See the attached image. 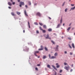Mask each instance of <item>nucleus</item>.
I'll return each instance as SVG.
<instances>
[{
    "label": "nucleus",
    "mask_w": 75,
    "mask_h": 75,
    "mask_svg": "<svg viewBox=\"0 0 75 75\" xmlns=\"http://www.w3.org/2000/svg\"><path fill=\"white\" fill-rule=\"evenodd\" d=\"M12 3H13V5H14L15 4V3H15V2H13Z\"/></svg>",
    "instance_id": "38"
},
{
    "label": "nucleus",
    "mask_w": 75,
    "mask_h": 75,
    "mask_svg": "<svg viewBox=\"0 0 75 75\" xmlns=\"http://www.w3.org/2000/svg\"><path fill=\"white\" fill-rule=\"evenodd\" d=\"M8 8H9L10 9H11V8L10 6L8 7Z\"/></svg>",
    "instance_id": "47"
},
{
    "label": "nucleus",
    "mask_w": 75,
    "mask_h": 75,
    "mask_svg": "<svg viewBox=\"0 0 75 75\" xmlns=\"http://www.w3.org/2000/svg\"><path fill=\"white\" fill-rule=\"evenodd\" d=\"M39 28H40V30H42H42H43V29H42V28H41V27H40Z\"/></svg>",
    "instance_id": "28"
},
{
    "label": "nucleus",
    "mask_w": 75,
    "mask_h": 75,
    "mask_svg": "<svg viewBox=\"0 0 75 75\" xmlns=\"http://www.w3.org/2000/svg\"><path fill=\"white\" fill-rule=\"evenodd\" d=\"M11 2H12V3H13V0H11Z\"/></svg>",
    "instance_id": "52"
},
{
    "label": "nucleus",
    "mask_w": 75,
    "mask_h": 75,
    "mask_svg": "<svg viewBox=\"0 0 75 75\" xmlns=\"http://www.w3.org/2000/svg\"><path fill=\"white\" fill-rule=\"evenodd\" d=\"M71 6H74V4H71Z\"/></svg>",
    "instance_id": "44"
},
{
    "label": "nucleus",
    "mask_w": 75,
    "mask_h": 75,
    "mask_svg": "<svg viewBox=\"0 0 75 75\" xmlns=\"http://www.w3.org/2000/svg\"><path fill=\"white\" fill-rule=\"evenodd\" d=\"M48 68H51V67H50V65H48L47 66Z\"/></svg>",
    "instance_id": "23"
},
{
    "label": "nucleus",
    "mask_w": 75,
    "mask_h": 75,
    "mask_svg": "<svg viewBox=\"0 0 75 75\" xmlns=\"http://www.w3.org/2000/svg\"><path fill=\"white\" fill-rule=\"evenodd\" d=\"M24 13L25 16H28V15L27 14V12H26V10H25L24 11Z\"/></svg>",
    "instance_id": "4"
},
{
    "label": "nucleus",
    "mask_w": 75,
    "mask_h": 75,
    "mask_svg": "<svg viewBox=\"0 0 75 75\" xmlns=\"http://www.w3.org/2000/svg\"><path fill=\"white\" fill-rule=\"evenodd\" d=\"M28 24L29 28H30V22H29V21L28 22Z\"/></svg>",
    "instance_id": "19"
},
{
    "label": "nucleus",
    "mask_w": 75,
    "mask_h": 75,
    "mask_svg": "<svg viewBox=\"0 0 75 75\" xmlns=\"http://www.w3.org/2000/svg\"><path fill=\"white\" fill-rule=\"evenodd\" d=\"M70 54L71 55H72V53L70 52Z\"/></svg>",
    "instance_id": "43"
},
{
    "label": "nucleus",
    "mask_w": 75,
    "mask_h": 75,
    "mask_svg": "<svg viewBox=\"0 0 75 75\" xmlns=\"http://www.w3.org/2000/svg\"><path fill=\"white\" fill-rule=\"evenodd\" d=\"M36 33H37L38 34L39 33V31H38V30H37L36 31Z\"/></svg>",
    "instance_id": "37"
},
{
    "label": "nucleus",
    "mask_w": 75,
    "mask_h": 75,
    "mask_svg": "<svg viewBox=\"0 0 75 75\" xmlns=\"http://www.w3.org/2000/svg\"><path fill=\"white\" fill-rule=\"evenodd\" d=\"M47 58L46 57V56H43V59H45V58Z\"/></svg>",
    "instance_id": "26"
},
{
    "label": "nucleus",
    "mask_w": 75,
    "mask_h": 75,
    "mask_svg": "<svg viewBox=\"0 0 75 75\" xmlns=\"http://www.w3.org/2000/svg\"><path fill=\"white\" fill-rule=\"evenodd\" d=\"M29 5H31V3H30V2H29Z\"/></svg>",
    "instance_id": "51"
},
{
    "label": "nucleus",
    "mask_w": 75,
    "mask_h": 75,
    "mask_svg": "<svg viewBox=\"0 0 75 75\" xmlns=\"http://www.w3.org/2000/svg\"><path fill=\"white\" fill-rule=\"evenodd\" d=\"M64 53H65V54H67V51H65L64 52Z\"/></svg>",
    "instance_id": "48"
},
{
    "label": "nucleus",
    "mask_w": 75,
    "mask_h": 75,
    "mask_svg": "<svg viewBox=\"0 0 75 75\" xmlns=\"http://www.w3.org/2000/svg\"><path fill=\"white\" fill-rule=\"evenodd\" d=\"M62 70H60V72L61 73V72H62Z\"/></svg>",
    "instance_id": "50"
},
{
    "label": "nucleus",
    "mask_w": 75,
    "mask_h": 75,
    "mask_svg": "<svg viewBox=\"0 0 75 75\" xmlns=\"http://www.w3.org/2000/svg\"><path fill=\"white\" fill-rule=\"evenodd\" d=\"M45 51H48V48H47L46 47H45Z\"/></svg>",
    "instance_id": "15"
},
{
    "label": "nucleus",
    "mask_w": 75,
    "mask_h": 75,
    "mask_svg": "<svg viewBox=\"0 0 75 75\" xmlns=\"http://www.w3.org/2000/svg\"><path fill=\"white\" fill-rule=\"evenodd\" d=\"M19 6L20 7H21L22 6V5L21 4H20V5H19Z\"/></svg>",
    "instance_id": "41"
},
{
    "label": "nucleus",
    "mask_w": 75,
    "mask_h": 75,
    "mask_svg": "<svg viewBox=\"0 0 75 75\" xmlns=\"http://www.w3.org/2000/svg\"><path fill=\"white\" fill-rule=\"evenodd\" d=\"M40 65H41L40 64H37V66H38V67H40Z\"/></svg>",
    "instance_id": "36"
},
{
    "label": "nucleus",
    "mask_w": 75,
    "mask_h": 75,
    "mask_svg": "<svg viewBox=\"0 0 75 75\" xmlns=\"http://www.w3.org/2000/svg\"><path fill=\"white\" fill-rule=\"evenodd\" d=\"M72 30H74V28H72Z\"/></svg>",
    "instance_id": "61"
},
{
    "label": "nucleus",
    "mask_w": 75,
    "mask_h": 75,
    "mask_svg": "<svg viewBox=\"0 0 75 75\" xmlns=\"http://www.w3.org/2000/svg\"><path fill=\"white\" fill-rule=\"evenodd\" d=\"M64 65H67V63H65V62L64 63Z\"/></svg>",
    "instance_id": "31"
},
{
    "label": "nucleus",
    "mask_w": 75,
    "mask_h": 75,
    "mask_svg": "<svg viewBox=\"0 0 75 75\" xmlns=\"http://www.w3.org/2000/svg\"><path fill=\"white\" fill-rule=\"evenodd\" d=\"M69 68H70L69 66H65L64 67V69H65L67 71H68L69 70Z\"/></svg>",
    "instance_id": "1"
},
{
    "label": "nucleus",
    "mask_w": 75,
    "mask_h": 75,
    "mask_svg": "<svg viewBox=\"0 0 75 75\" xmlns=\"http://www.w3.org/2000/svg\"><path fill=\"white\" fill-rule=\"evenodd\" d=\"M68 39H69V40H71V38H68Z\"/></svg>",
    "instance_id": "45"
},
{
    "label": "nucleus",
    "mask_w": 75,
    "mask_h": 75,
    "mask_svg": "<svg viewBox=\"0 0 75 75\" xmlns=\"http://www.w3.org/2000/svg\"><path fill=\"white\" fill-rule=\"evenodd\" d=\"M20 4L23 6H24V2H20Z\"/></svg>",
    "instance_id": "5"
},
{
    "label": "nucleus",
    "mask_w": 75,
    "mask_h": 75,
    "mask_svg": "<svg viewBox=\"0 0 75 75\" xmlns=\"http://www.w3.org/2000/svg\"><path fill=\"white\" fill-rule=\"evenodd\" d=\"M71 27H69L67 29V31H69V30H70V29H71Z\"/></svg>",
    "instance_id": "24"
},
{
    "label": "nucleus",
    "mask_w": 75,
    "mask_h": 75,
    "mask_svg": "<svg viewBox=\"0 0 75 75\" xmlns=\"http://www.w3.org/2000/svg\"><path fill=\"white\" fill-rule=\"evenodd\" d=\"M47 37H46V39H49V40H51V38L49 37V35L47 34Z\"/></svg>",
    "instance_id": "2"
},
{
    "label": "nucleus",
    "mask_w": 75,
    "mask_h": 75,
    "mask_svg": "<svg viewBox=\"0 0 75 75\" xmlns=\"http://www.w3.org/2000/svg\"><path fill=\"white\" fill-rule=\"evenodd\" d=\"M69 46L70 48H72V47H71V45H70L69 44Z\"/></svg>",
    "instance_id": "32"
},
{
    "label": "nucleus",
    "mask_w": 75,
    "mask_h": 75,
    "mask_svg": "<svg viewBox=\"0 0 75 75\" xmlns=\"http://www.w3.org/2000/svg\"><path fill=\"white\" fill-rule=\"evenodd\" d=\"M67 8H66L65 10V12H67Z\"/></svg>",
    "instance_id": "35"
},
{
    "label": "nucleus",
    "mask_w": 75,
    "mask_h": 75,
    "mask_svg": "<svg viewBox=\"0 0 75 75\" xmlns=\"http://www.w3.org/2000/svg\"><path fill=\"white\" fill-rule=\"evenodd\" d=\"M73 71V70L71 69L70 71V72H72V71Z\"/></svg>",
    "instance_id": "49"
},
{
    "label": "nucleus",
    "mask_w": 75,
    "mask_h": 75,
    "mask_svg": "<svg viewBox=\"0 0 75 75\" xmlns=\"http://www.w3.org/2000/svg\"><path fill=\"white\" fill-rule=\"evenodd\" d=\"M71 1V0H69V1Z\"/></svg>",
    "instance_id": "60"
},
{
    "label": "nucleus",
    "mask_w": 75,
    "mask_h": 75,
    "mask_svg": "<svg viewBox=\"0 0 75 75\" xmlns=\"http://www.w3.org/2000/svg\"><path fill=\"white\" fill-rule=\"evenodd\" d=\"M55 75H57V72H55Z\"/></svg>",
    "instance_id": "53"
},
{
    "label": "nucleus",
    "mask_w": 75,
    "mask_h": 75,
    "mask_svg": "<svg viewBox=\"0 0 75 75\" xmlns=\"http://www.w3.org/2000/svg\"><path fill=\"white\" fill-rule=\"evenodd\" d=\"M35 69H36V70L37 71H38V68L37 67H36L35 68Z\"/></svg>",
    "instance_id": "39"
},
{
    "label": "nucleus",
    "mask_w": 75,
    "mask_h": 75,
    "mask_svg": "<svg viewBox=\"0 0 75 75\" xmlns=\"http://www.w3.org/2000/svg\"><path fill=\"white\" fill-rule=\"evenodd\" d=\"M40 47H41V48H43V46H42V45H41Z\"/></svg>",
    "instance_id": "42"
},
{
    "label": "nucleus",
    "mask_w": 75,
    "mask_h": 75,
    "mask_svg": "<svg viewBox=\"0 0 75 75\" xmlns=\"http://www.w3.org/2000/svg\"><path fill=\"white\" fill-rule=\"evenodd\" d=\"M54 56H57L58 55V53H55L54 54Z\"/></svg>",
    "instance_id": "16"
},
{
    "label": "nucleus",
    "mask_w": 75,
    "mask_h": 75,
    "mask_svg": "<svg viewBox=\"0 0 75 75\" xmlns=\"http://www.w3.org/2000/svg\"><path fill=\"white\" fill-rule=\"evenodd\" d=\"M39 24L40 25H43V24L42 23H39Z\"/></svg>",
    "instance_id": "25"
},
{
    "label": "nucleus",
    "mask_w": 75,
    "mask_h": 75,
    "mask_svg": "<svg viewBox=\"0 0 75 75\" xmlns=\"http://www.w3.org/2000/svg\"><path fill=\"white\" fill-rule=\"evenodd\" d=\"M72 46L74 48H75V46H74V43L72 44Z\"/></svg>",
    "instance_id": "20"
},
{
    "label": "nucleus",
    "mask_w": 75,
    "mask_h": 75,
    "mask_svg": "<svg viewBox=\"0 0 75 75\" xmlns=\"http://www.w3.org/2000/svg\"><path fill=\"white\" fill-rule=\"evenodd\" d=\"M18 2H20V0H18Z\"/></svg>",
    "instance_id": "46"
},
{
    "label": "nucleus",
    "mask_w": 75,
    "mask_h": 75,
    "mask_svg": "<svg viewBox=\"0 0 75 75\" xmlns=\"http://www.w3.org/2000/svg\"><path fill=\"white\" fill-rule=\"evenodd\" d=\"M16 13H17V14L18 15H20V14H21V13H20V12H17Z\"/></svg>",
    "instance_id": "14"
},
{
    "label": "nucleus",
    "mask_w": 75,
    "mask_h": 75,
    "mask_svg": "<svg viewBox=\"0 0 75 75\" xmlns=\"http://www.w3.org/2000/svg\"><path fill=\"white\" fill-rule=\"evenodd\" d=\"M52 67H53V68H54V69H55V70H56V71H57V68H56V67H55L54 66L52 65Z\"/></svg>",
    "instance_id": "7"
},
{
    "label": "nucleus",
    "mask_w": 75,
    "mask_h": 75,
    "mask_svg": "<svg viewBox=\"0 0 75 75\" xmlns=\"http://www.w3.org/2000/svg\"><path fill=\"white\" fill-rule=\"evenodd\" d=\"M49 58H50V59H51V57H51V55H50V54H49Z\"/></svg>",
    "instance_id": "30"
},
{
    "label": "nucleus",
    "mask_w": 75,
    "mask_h": 75,
    "mask_svg": "<svg viewBox=\"0 0 75 75\" xmlns=\"http://www.w3.org/2000/svg\"><path fill=\"white\" fill-rule=\"evenodd\" d=\"M23 32L24 33H25V30H23Z\"/></svg>",
    "instance_id": "54"
},
{
    "label": "nucleus",
    "mask_w": 75,
    "mask_h": 75,
    "mask_svg": "<svg viewBox=\"0 0 75 75\" xmlns=\"http://www.w3.org/2000/svg\"><path fill=\"white\" fill-rule=\"evenodd\" d=\"M43 28H47V26H46V25H43Z\"/></svg>",
    "instance_id": "18"
},
{
    "label": "nucleus",
    "mask_w": 75,
    "mask_h": 75,
    "mask_svg": "<svg viewBox=\"0 0 75 75\" xmlns=\"http://www.w3.org/2000/svg\"><path fill=\"white\" fill-rule=\"evenodd\" d=\"M65 2H64L63 4V5L62 6H64V4H65Z\"/></svg>",
    "instance_id": "34"
},
{
    "label": "nucleus",
    "mask_w": 75,
    "mask_h": 75,
    "mask_svg": "<svg viewBox=\"0 0 75 75\" xmlns=\"http://www.w3.org/2000/svg\"><path fill=\"white\" fill-rule=\"evenodd\" d=\"M73 66H74V64H72V65H71V67H73Z\"/></svg>",
    "instance_id": "55"
},
{
    "label": "nucleus",
    "mask_w": 75,
    "mask_h": 75,
    "mask_svg": "<svg viewBox=\"0 0 75 75\" xmlns=\"http://www.w3.org/2000/svg\"><path fill=\"white\" fill-rule=\"evenodd\" d=\"M36 16H39V17H40L41 15V13H40L39 12H38L36 14Z\"/></svg>",
    "instance_id": "3"
},
{
    "label": "nucleus",
    "mask_w": 75,
    "mask_h": 75,
    "mask_svg": "<svg viewBox=\"0 0 75 75\" xmlns=\"http://www.w3.org/2000/svg\"><path fill=\"white\" fill-rule=\"evenodd\" d=\"M71 25V23H70L69 25V26H70V25Z\"/></svg>",
    "instance_id": "57"
},
{
    "label": "nucleus",
    "mask_w": 75,
    "mask_h": 75,
    "mask_svg": "<svg viewBox=\"0 0 75 75\" xmlns=\"http://www.w3.org/2000/svg\"><path fill=\"white\" fill-rule=\"evenodd\" d=\"M42 32L43 33H45L46 32V30H42Z\"/></svg>",
    "instance_id": "22"
},
{
    "label": "nucleus",
    "mask_w": 75,
    "mask_h": 75,
    "mask_svg": "<svg viewBox=\"0 0 75 75\" xmlns=\"http://www.w3.org/2000/svg\"><path fill=\"white\" fill-rule=\"evenodd\" d=\"M60 25H61V24H58L57 25V27L56 28H59V26H60Z\"/></svg>",
    "instance_id": "9"
},
{
    "label": "nucleus",
    "mask_w": 75,
    "mask_h": 75,
    "mask_svg": "<svg viewBox=\"0 0 75 75\" xmlns=\"http://www.w3.org/2000/svg\"><path fill=\"white\" fill-rule=\"evenodd\" d=\"M62 18H61V19L60 20V23H62Z\"/></svg>",
    "instance_id": "21"
},
{
    "label": "nucleus",
    "mask_w": 75,
    "mask_h": 75,
    "mask_svg": "<svg viewBox=\"0 0 75 75\" xmlns=\"http://www.w3.org/2000/svg\"><path fill=\"white\" fill-rule=\"evenodd\" d=\"M39 51H41V50H43V48L39 49H38Z\"/></svg>",
    "instance_id": "27"
},
{
    "label": "nucleus",
    "mask_w": 75,
    "mask_h": 75,
    "mask_svg": "<svg viewBox=\"0 0 75 75\" xmlns=\"http://www.w3.org/2000/svg\"><path fill=\"white\" fill-rule=\"evenodd\" d=\"M49 18L50 19V20L51 19V18L49 17Z\"/></svg>",
    "instance_id": "56"
},
{
    "label": "nucleus",
    "mask_w": 75,
    "mask_h": 75,
    "mask_svg": "<svg viewBox=\"0 0 75 75\" xmlns=\"http://www.w3.org/2000/svg\"><path fill=\"white\" fill-rule=\"evenodd\" d=\"M59 46L58 45H57V47L56 48L55 51H58V47Z\"/></svg>",
    "instance_id": "10"
},
{
    "label": "nucleus",
    "mask_w": 75,
    "mask_h": 75,
    "mask_svg": "<svg viewBox=\"0 0 75 75\" xmlns=\"http://www.w3.org/2000/svg\"><path fill=\"white\" fill-rule=\"evenodd\" d=\"M11 14L12 16H15V14L14 13V12H11Z\"/></svg>",
    "instance_id": "11"
},
{
    "label": "nucleus",
    "mask_w": 75,
    "mask_h": 75,
    "mask_svg": "<svg viewBox=\"0 0 75 75\" xmlns=\"http://www.w3.org/2000/svg\"><path fill=\"white\" fill-rule=\"evenodd\" d=\"M48 31H50V32L52 31V29L51 28H49L48 29Z\"/></svg>",
    "instance_id": "13"
},
{
    "label": "nucleus",
    "mask_w": 75,
    "mask_h": 75,
    "mask_svg": "<svg viewBox=\"0 0 75 75\" xmlns=\"http://www.w3.org/2000/svg\"><path fill=\"white\" fill-rule=\"evenodd\" d=\"M56 58V57L52 56L51 57V59H54V58Z\"/></svg>",
    "instance_id": "12"
},
{
    "label": "nucleus",
    "mask_w": 75,
    "mask_h": 75,
    "mask_svg": "<svg viewBox=\"0 0 75 75\" xmlns=\"http://www.w3.org/2000/svg\"><path fill=\"white\" fill-rule=\"evenodd\" d=\"M65 25V24H64V23L63 24V25Z\"/></svg>",
    "instance_id": "59"
},
{
    "label": "nucleus",
    "mask_w": 75,
    "mask_h": 75,
    "mask_svg": "<svg viewBox=\"0 0 75 75\" xmlns=\"http://www.w3.org/2000/svg\"><path fill=\"white\" fill-rule=\"evenodd\" d=\"M34 23L35 25H38V23H37V22H35Z\"/></svg>",
    "instance_id": "33"
},
{
    "label": "nucleus",
    "mask_w": 75,
    "mask_h": 75,
    "mask_svg": "<svg viewBox=\"0 0 75 75\" xmlns=\"http://www.w3.org/2000/svg\"><path fill=\"white\" fill-rule=\"evenodd\" d=\"M8 5H9V6H11V3L9 2H8Z\"/></svg>",
    "instance_id": "17"
},
{
    "label": "nucleus",
    "mask_w": 75,
    "mask_h": 75,
    "mask_svg": "<svg viewBox=\"0 0 75 75\" xmlns=\"http://www.w3.org/2000/svg\"><path fill=\"white\" fill-rule=\"evenodd\" d=\"M38 58H40V56H38Z\"/></svg>",
    "instance_id": "58"
},
{
    "label": "nucleus",
    "mask_w": 75,
    "mask_h": 75,
    "mask_svg": "<svg viewBox=\"0 0 75 75\" xmlns=\"http://www.w3.org/2000/svg\"><path fill=\"white\" fill-rule=\"evenodd\" d=\"M56 64L57 65V67H56L57 68H58L59 67V65H58V63H56Z\"/></svg>",
    "instance_id": "6"
},
{
    "label": "nucleus",
    "mask_w": 75,
    "mask_h": 75,
    "mask_svg": "<svg viewBox=\"0 0 75 75\" xmlns=\"http://www.w3.org/2000/svg\"><path fill=\"white\" fill-rule=\"evenodd\" d=\"M25 7L27 8H28V7L27 6V5H25Z\"/></svg>",
    "instance_id": "40"
},
{
    "label": "nucleus",
    "mask_w": 75,
    "mask_h": 75,
    "mask_svg": "<svg viewBox=\"0 0 75 75\" xmlns=\"http://www.w3.org/2000/svg\"><path fill=\"white\" fill-rule=\"evenodd\" d=\"M38 52H39L38 51L35 52L34 54L35 55V56H37V55L36 54H37V53H38Z\"/></svg>",
    "instance_id": "8"
},
{
    "label": "nucleus",
    "mask_w": 75,
    "mask_h": 75,
    "mask_svg": "<svg viewBox=\"0 0 75 75\" xmlns=\"http://www.w3.org/2000/svg\"><path fill=\"white\" fill-rule=\"evenodd\" d=\"M51 42L53 43V44H55V42H54V41L52 40Z\"/></svg>",
    "instance_id": "29"
}]
</instances>
